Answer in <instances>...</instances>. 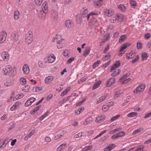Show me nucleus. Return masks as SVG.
Listing matches in <instances>:
<instances>
[{
  "mask_svg": "<svg viewBox=\"0 0 151 151\" xmlns=\"http://www.w3.org/2000/svg\"><path fill=\"white\" fill-rule=\"evenodd\" d=\"M97 14H92V17H91L89 21L88 25L90 28L91 29H96L99 26V24L98 23L97 20L95 16Z\"/></svg>",
  "mask_w": 151,
  "mask_h": 151,
  "instance_id": "f257e3e1",
  "label": "nucleus"
},
{
  "mask_svg": "<svg viewBox=\"0 0 151 151\" xmlns=\"http://www.w3.org/2000/svg\"><path fill=\"white\" fill-rule=\"evenodd\" d=\"M81 15L80 16L81 18H86L87 20H88L90 19L91 17H92V14H97V13L94 12H91L90 13L88 14V11L86 9H85L84 8H83V9L81 11Z\"/></svg>",
  "mask_w": 151,
  "mask_h": 151,
  "instance_id": "f03ea898",
  "label": "nucleus"
},
{
  "mask_svg": "<svg viewBox=\"0 0 151 151\" xmlns=\"http://www.w3.org/2000/svg\"><path fill=\"white\" fill-rule=\"evenodd\" d=\"M145 88V84L142 83L138 86L134 90V93L136 94H141L144 91Z\"/></svg>",
  "mask_w": 151,
  "mask_h": 151,
  "instance_id": "7ed1b4c3",
  "label": "nucleus"
},
{
  "mask_svg": "<svg viewBox=\"0 0 151 151\" xmlns=\"http://www.w3.org/2000/svg\"><path fill=\"white\" fill-rule=\"evenodd\" d=\"M13 70L11 65H6L4 68L2 69V72L5 75H9Z\"/></svg>",
  "mask_w": 151,
  "mask_h": 151,
  "instance_id": "20e7f679",
  "label": "nucleus"
},
{
  "mask_svg": "<svg viewBox=\"0 0 151 151\" xmlns=\"http://www.w3.org/2000/svg\"><path fill=\"white\" fill-rule=\"evenodd\" d=\"M1 55L2 58L4 61H8L9 59L10 55L6 51H4L1 52Z\"/></svg>",
  "mask_w": 151,
  "mask_h": 151,
  "instance_id": "39448f33",
  "label": "nucleus"
},
{
  "mask_svg": "<svg viewBox=\"0 0 151 151\" xmlns=\"http://www.w3.org/2000/svg\"><path fill=\"white\" fill-rule=\"evenodd\" d=\"M128 76L129 75L127 74H125L119 80V82L122 83H127L131 80L130 78H127Z\"/></svg>",
  "mask_w": 151,
  "mask_h": 151,
  "instance_id": "423d86ee",
  "label": "nucleus"
},
{
  "mask_svg": "<svg viewBox=\"0 0 151 151\" xmlns=\"http://www.w3.org/2000/svg\"><path fill=\"white\" fill-rule=\"evenodd\" d=\"M104 12L106 16L110 17L114 15V11L111 9H106L104 10Z\"/></svg>",
  "mask_w": 151,
  "mask_h": 151,
  "instance_id": "0eeeda50",
  "label": "nucleus"
},
{
  "mask_svg": "<svg viewBox=\"0 0 151 151\" xmlns=\"http://www.w3.org/2000/svg\"><path fill=\"white\" fill-rule=\"evenodd\" d=\"M62 40L61 36L58 35L54 37L52 40L53 42H56L57 44H60L62 42Z\"/></svg>",
  "mask_w": 151,
  "mask_h": 151,
  "instance_id": "6e6552de",
  "label": "nucleus"
},
{
  "mask_svg": "<svg viewBox=\"0 0 151 151\" xmlns=\"http://www.w3.org/2000/svg\"><path fill=\"white\" fill-rule=\"evenodd\" d=\"M47 13L40 9L37 12L38 17L42 20H44L45 19L46 14Z\"/></svg>",
  "mask_w": 151,
  "mask_h": 151,
  "instance_id": "1a4fd4ad",
  "label": "nucleus"
},
{
  "mask_svg": "<svg viewBox=\"0 0 151 151\" xmlns=\"http://www.w3.org/2000/svg\"><path fill=\"white\" fill-rule=\"evenodd\" d=\"M6 33L5 32H2L0 33V44L3 43L6 40Z\"/></svg>",
  "mask_w": 151,
  "mask_h": 151,
  "instance_id": "9d476101",
  "label": "nucleus"
},
{
  "mask_svg": "<svg viewBox=\"0 0 151 151\" xmlns=\"http://www.w3.org/2000/svg\"><path fill=\"white\" fill-rule=\"evenodd\" d=\"M54 77L53 76H49L46 77L45 79V83L46 84H50L54 79Z\"/></svg>",
  "mask_w": 151,
  "mask_h": 151,
  "instance_id": "9b49d317",
  "label": "nucleus"
},
{
  "mask_svg": "<svg viewBox=\"0 0 151 151\" xmlns=\"http://www.w3.org/2000/svg\"><path fill=\"white\" fill-rule=\"evenodd\" d=\"M107 95L106 94L101 96L99 98L97 99L96 101V104H98L99 103L101 102L104 101L107 98Z\"/></svg>",
  "mask_w": 151,
  "mask_h": 151,
  "instance_id": "f8f14e48",
  "label": "nucleus"
},
{
  "mask_svg": "<svg viewBox=\"0 0 151 151\" xmlns=\"http://www.w3.org/2000/svg\"><path fill=\"white\" fill-rule=\"evenodd\" d=\"M22 71L23 73L25 75L28 74L30 72L29 66L27 64H24L22 67Z\"/></svg>",
  "mask_w": 151,
  "mask_h": 151,
  "instance_id": "ddd939ff",
  "label": "nucleus"
},
{
  "mask_svg": "<svg viewBox=\"0 0 151 151\" xmlns=\"http://www.w3.org/2000/svg\"><path fill=\"white\" fill-rule=\"evenodd\" d=\"M125 134L124 132L121 131L116 134L114 135L111 137V138L112 139L117 138L118 137H121Z\"/></svg>",
  "mask_w": 151,
  "mask_h": 151,
  "instance_id": "4468645a",
  "label": "nucleus"
},
{
  "mask_svg": "<svg viewBox=\"0 0 151 151\" xmlns=\"http://www.w3.org/2000/svg\"><path fill=\"white\" fill-rule=\"evenodd\" d=\"M115 82V79L114 78H110L107 81L106 86L107 87H110L114 84Z\"/></svg>",
  "mask_w": 151,
  "mask_h": 151,
  "instance_id": "2eb2a0df",
  "label": "nucleus"
},
{
  "mask_svg": "<svg viewBox=\"0 0 151 151\" xmlns=\"http://www.w3.org/2000/svg\"><path fill=\"white\" fill-rule=\"evenodd\" d=\"M120 65V61L119 60H117L111 68V72H112L114 71L116 68H118Z\"/></svg>",
  "mask_w": 151,
  "mask_h": 151,
  "instance_id": "dca6fc26",
  "label": "nucleus"
},
{
  "mask_svg": "<svg viewBox=\"0 0 151 151\" xmlns=\"http://www.w3.org/2000/svg\"><path fill=\"white\" fill-rule=\"evenodd\" d=\"M20 102H16L10 108V110L12 111L16 110L21 104Z\"/></svg>",
  "mask_w": 151,
  "mask_h": 151,
  "instance_id": "f3484780",
  "label": "nucleus"
},
{
  "mask_svg": "<svg viewBox=\"0 0 151 151\" xmlns=\"http://www.w3.org/2000/svg\"><path fill=\"white\" fill-rule=\"evenodd\" d=\"M65 25L67 28H70L74 26L73 23L70 20L65 21Z\"/></svg>",
  "mask_w": 151,
  "mask_h": 151,
  "instance_id": "a211bd4d",
  "label": "nucleus"
},
{
  "mask_svg": "<svg viewBox=\"0 0 151 151\" xmlns=\"http://www.w3.org/2000/svg\"><path fill=\"white\" fill-rule=\"evenodd\" d=\"M55 57L53 54L51 55L50 56L47 57L48 62L49 63H53L55 61Z\"/></svg>",
  "mask_w": 151,
  "mask_h": 151,
  "instance_id": "6ab92c4d",
  "label": "nucleus"
},
{
  "mask_svg": "<svg viewBox=\"0 0 151 151\" xmlns=\"http://www.w3.org/2000/svg\"><path fill=\"white\" fill-rule=\"evenodd\" d=\"M102 2L103 0H95L94 2V6L96 7H99L101 6Z\"/></svg>",
  "mask_w": 151,
  "mask_h": 151,
  "instance_id": "aec40b11",
  "label": "nucleus"
},
{
  "mask_svg": "<svg viewBox=\"0 0 151 151\" xmlns=\"http://www.w3.org/2000/svg\"><path fill=\"white\" fill-rule=\"evenodd\" d=\"M105 118V116L104 115H101L99 116L96 118V121L97 122L99 123L104 120Z\"/></svg>",
  "mask_w": 151,
  "mask_h": 151,
  "instance_id": "412c9836",
  "label": "nucleus"
},
{
  "mask_svg": "<svg viewBox=\"0 0 151 151\" xmlns=\"http://www.w3.org/2000/svg\"><path fill=\"white\" fill-rule=\"evenodd\" d=\"M136 55V53L134 52H131L127 54L126 58L130 59L134 58Z\"/></svg>",
  "mask_w": 151,
  "mask_h": 151,
  "instance_id": "4be33fe9",
  "label": "nucleus"
},
{
  "mask_svg": "<svg viewBox=\"0 0 151 151\" xmlns=\"http://www.w3.org/2000/svg\"><path fill=\"white\" fill-rule=\"evenodd\" d=\"M116 145L115 144H111L107 146L104 149V151H110L114 149Z\"/></svg>",
  "mask_w": 151,
  "mask_h": 151,
  "instance_id": "5701e85b",
  "label": "nucleus"
},
{
  "mask_svg": "<svg viewBox=\"0 0 151 151\" xmlns=\"http://www.w3.org/2000/svg\"><path fill=\"white\" fill-rule=\"evenodd\" d=\"M93 121L92 117L90 116L87 118L83 123L84 125H86L92 122Z\"/></svg>",
  "mask_w": 151,
  "mask_h": 151,
  "instance_id": "b1692460",
  "label": "nucleus"
},
{
  "mask_svg": "<svg viewBox=\"0 0 151 151\" xmlns=\"http://www.w3.org/2000/svg\"><path fill=\"white\" fill-rule=\"evenodd\" d=\"M12 39L14 42H17L18 39V36L17 33H12Z\"/></svg>",
  "mask_w": 151,
  "mask_h": 151,
  "instance_id": "393cba45",
  "label": "nucleus"
},
{
  "mask_svg": "<svg viewBox=\"0 0 151 151\" xmlns=\"http://www.w3.org/2000/svg\"><path fill=\"white\" fill-rule=\"evenodd\" d=\"M41 10L43 11L47 12L48 9V6L47 3L46 2H45L42 5V7Z\"/></svg>",
  "mask_w": 151,
  "mask_h": 151,
  "instance_id": "a878e982",
  "label": "nucleus"
},
{
  "mask_svg": "<svg viewBox=\"0 0 151 151\" xmlns=\"http://www.w3.org/2000/svg\"><path fill=\"white\" fill-rule=\"evenodd\" d=\"M51 16L54 18L56 19L58 17V14L56 11L54 9L51 10Z\"/></svg>",
  "mask_w": 151,
  "mask_h": 151,
  "instance_id": "bb28decb",
  "label": "nucleus"
},
{
  "mask_svg": "<svg viewBox=\"0 0 151 151\" xmlns=\"http://www.w3.org/2000/svg\"><path fill=\"white\" fill-rule=\"evenodd\" d=\"M144 130L142 127H140L137 129H135L134 131L132 133V135H134L135 134L138 133L142 131H143Z\"/></svg>",
  "mask_w": 151,
  "mask_h": 151,
  "instance_id": "cd10ccee",
  "label": "nucleus"
},
{
  "mask_svg": "<svg viewBox=\"0 0 151 151\" xmlns=\"http://www.w3.org/2000/svg\"><path fill=\"white\" fill-rule=\"evenodd\" d=\"M118 9L122 12H124L126 11V8L125 6L122 4H120L118 6Z\"/></svg>",
  "mask_w": 151,
  "mask_h": 151,
  "instance_id": "c85d7f7f",
  "label": "nucleus"
},
{
  "mask_svg": "<svg viewBox=\"0 0 151 151\" xmlns=\"http://www.w3.org/2000/svg\"><path fill=\"white\" fill-rule=\"evenodd\" d=\"M33 40V38L30 37H25V42L27 44H29L32 42Z\"/></svg>",
  "mask_w": 151,
  "mask_h": 151,
  "instance_id": "c756f323",
  "label": "nucleus"
},
{
  "mask_svg": "<svg viewBox=\"0 0 151 151\" xmlns=\"http://www.w3.org/2000/svg\"><path fill=\"white\" fill-rule=\"evenodd\" d=\"M24 96V95L22 93L18 94L16 95L15 97L14 98V101L19 99L22 98Z\"/></svg>",
  "mask_w": 151,
  "mask_h": 151,
  "instance_id": "7c9ffc66",
  "label": "nucleus"
},
{
  "mask_svg": "<svg viewBox=\"0 0 151 151\" xmlns=\"http://www.w3.org/2000/svg\"><path fill=\"white\" fill-rule=\"evenodd\" d=\"M42 90V87H34L33 88V92H39Z\"/></svg>",
  "mask_w": 151,
  "mask_h": 151,
  "instance_id": "2f4dec72",
  "label": "nucleus"
},
{
  "mask_svg": "<svg viewBox=\"0 0 151 151\" xmlns=\"http://www.w3.org/2000/svg\"><path fill=\"white\" fill-rule=\"evenodd\" d=\"M20 15L19 12L18 11H15L14 12V18L16 20L18 19Z\"/></svg>",
  "mask_w": 151,
  "mask_h": 151,
  "instance_id": "473e14b6",
  "label": "nucleus"
},
{
  "mask_svg": "<svg viewBox=\"0 0 151 151\" xmlns=\"http://www.w3.org/2000/svg\"><path fill=\"white\" fill-rule=\"evenodd\" d=\"M67 143L66 142H64L56 150L57 151H60L62 150L66 145Z\"/></svg>",
  "mask_w": 151,
  "mask_h": 151,
  "instance_id": "72a5a7b5",
  "label": "nucleus"
},
{
  "mask_svg": "<svg viewBox=\"0 0 151 151\" xmlns=\"http://www.w3.org/2000/svg\"><path fill=\"white\" fill-rule=\"evenodd\" d=\"M38 65L41 68H43L46 67V65L44 64L43 61L42 60H40L38 63Z\"/></svg>",
  "mask_w": 151,
  "mask_h": 151,
  "instance_id": "f704fd0d",
  "label": "nucleus"
},
{
  "mask_svg": "<svg viewBox=\"0 0 151 151\" xmlns=\"http://www.w3.org/2000/svg\"><path fill=\"white\" fill-rule=\"evenodd\" d=\"M101 83V81H98L97 82L95 83L93 86L92 88L93 90L95 89L96 88H98L100 86Z\"/></svg>",
  "mask_w": 151,
  "mask_h": 151,
  "instance_id": "c9c22d12",
  "label": "nucleus"
},
{
  "mask_svg": "<svg viewBox=\"0 0 151 151\" xmlns=\"http://www.w3.org/2000/svg\"><path fill=\"white\" fill-rule=\"evenodd\" d=\"M84 109V108L83 107L81 108H79L78 109L76 110L75 111V114L76 115H78L80 114L81 112H83Z\"/></svg>",
  "mask_w": 151,
  "mask_h": 151,
  "instance_id": "e433bc0d",
  "label": "nucleus"
},
{
  "mask_svg": "<svg viewBox=\"0 0 151 151\" xmlns=\"http://www.w3.org/2000/svg\"><path fill=\"white\" fill-rule=\"evenodd\" d=\"M137 115V112H132L128 114L127 116L128 117L131 118L136 116Z\"/></svg>",
  "mask_w": 151,
  "mask_h": 151,
  "instance_id": "4c0bfd02",
  "label": "nucleus"
},
{
  "mask_svg": "<svg viewBox=\"0 0 151 151\" xmlns=\"http://www.w3.org/2000/svg\"><path fill=\"white\" fill-rule=\"evenodd\" d=\"M29 88L30 86L29 85L25 86L22 88V90L24 92H28L29 91Z\"/></svg>",
  "mask_w": 151,
  "mask_h": 151,
  "instance_id": "58836bf2",
  "label": "nucleus"
},
{
  "mask_svg": "<svg viewBox=\"0 0 151 151\" xmlns=\"http://www.w3.org/2000/svg\"><path fill=\"white\" fill-rule=\"evenodd\" d=\"M115 19H113V18H111L110 20V22L112 23H114L116 20H119V18L120 16L118 15H115Z\"/></svg>",
  "mask_w": 151,
  "mask_h": 151,
  "instance_id": "ea45409f",
  "label": "nucleus"
},
{
  "mask_svg": "<svg viewBox=\"0 0 151 151\" xmlns=\"http://www.w3.org/2000/svg\"><path fill=\"white\" fill-rule=\"evenodd\" d=\"M90 51V48L89 47H87L83 53L84 56H86L89 53Z\"/></svg>",
  "mask_w": 151,
  "mask_h": 151,
  "instance_id": "a19ab883",
  "label": "nucleus"
},
{
  "mask_svg": "<svg viewBox=\"0 0 151 151\" xmlns=\"http://www.w3.org/2000/svg\"><path fill=\"white\" fill-rule=\"evenodd\" d=\"M120 72L121 70H116L111 73V76H115L116 75H119Z\"/></svg>",
  "mask_w": 151,
  "mask_h": 151,
  "instance_id": "79ce46f5",
  "label": "nucleus"
},
{
  "mask_svg": "<svg viewBox=\"0 0 151 151\" xmlns=\"http://www.w3.org/2000/svg\"><path fill=\"white\" fill-rule=\"evenodd\" d=\"M136 150V151H145L144 146L142 145L138 146Z\"/></svg>",
  "mask_w": 151,
  "mask_h": 151,
  "instance_id": "37998d69",
  "label": "nucleus"
},
{
  "mask_svg": "<svg viewBox=\"0 0 151 151\" xmlns=\"http://www.w3.org/2000/svg\"><path fill=\"white\" fill-rule=\"evenodd\" d=\"M127 47V44L126 43L123 44L121 47V48L120 50V52H122L123 51H125L124 50L126 49Z\"/></svg>",
  "mask_w": 151,
  "mask_h": 151,
  "instance_id": "c03bdc74",
  "label": "nucleus"
},
{
  "mask_svg": "<svg viewBox=\"0 0 151 151\" xmlns=\"http://www.w3.org/2000/svg\"><path fill=\"white\" fill-rule=\"evenodd\" d=\"M127 37L125 35H122L119 40V43H121L124 41L126 39Z\"/></svg>",
  "mask_w": 151,
  "mask_h": 151,
  "instance_id": "a18cd8bd",
  "label": "nucleus"
},
{
  "mask_svg": "<svg viewBox=\"0 0 151 151\" xmlns=\"http://www.w3.org/2000/svg\"><path fill=\"white\" fill-rule=\"evenodd\" d=\"M101 62L100 60H98L95 62L93 65V68H96L98 66L99 64Z\"/></svg>",
  "mask_w": 151,
  "mask_h": 151,
  "instance_id": "49530a36",
  "label": "nucleus"
},
{
  "mask_svg": "<svg viewBox=\"0 0 151 151\" xmlns=\"http://www.w3.org/2000/svg\"><path fill=\"white\" fill-rule=\"evenodd\" d=\"M104 37L103 38V40H104V42H106L107 41L109 38L110 35L109 34H106L105 35H104Z\"/></svg>",
  "mask_w": 151,
  "mask_h": 151,
  "instance_id": "de8ad7c7",
  "label": "nucleus"
},
{
  "mask_svg": "<svg viewBox=\"0 0 151 151\" xmlns=\"http://www.w3.org/2000/svg\"><path fill=\"white\" fill-rule=\"evenodd\" d=\"M92 146L91 145L86 146L81 151H88L91 149Z\"/></svg>",
  "mask_w": 151,
  "mask_h": 151,
  "instance_id": "09e8293b",
  "label": "nucleus"
},
{
  "mask_svg": "<svg viewBox=\"0 0 151 151\" xmlns=\"http://www.w3.org/2000/svg\"><path fill=\"white\" fill-rule=\"evenodd\" d=\"M83 132H81L78 134L75 135L74 136V138H78L82 136H83Z\"/></svg>",
  "mask_w": 151,
  "mask_h": 151,
  "instance_id": "8fccbe9b",
  "label": "nucleus"
},
{
  "mask_svg": "<svg viewBox=\"0 0 151 151\" xmlns=\"http://www.w3.org/2000/svg\"><path fill=\"white\" fill-rule=\"evenodd\" d=\"M20 83L21 84L25 85L26 83V80L24 78H21L20 80Z\"/></svg>",
  "mask_w": 151,
  "mask_h": 151,
  "instance_id": "3c124183",
  "label": "nucleus"
},
{
  "mask_svg": "<svg viewBox=\"0 0 151 151\" xmlns=\"http://www.w3.org/2000/svg\"><path fill=\"white\" fill-rule=\"evenodd\" d=\"M102 109L104 111L106 112L109 110V107L107 105H104L103 106Z\"/></svg>",
  "mask_w": 151,
  "mask_h": 151,
  "instance_id": "603ef678",
  "label": "nucleus"
},
{
  "mask_svg": "<svg viewBox=\"0 0 151 151\" xmlns=\"http://www.w3.org/2000/svg\"><path fill=\"white\" fill-rule=\"evenodd\" d=\"M148 57L147 54V53L144 52L142 54V58L143 60H146Z\"/></svg>",
  "mask_w": 151,
  "mask_h": 151,
  "instance_id": "864d4df0",
  "label": "nucleus"
},
{
  "mask_svg": "<svg viewBox=\"0 0 151 151\" xmlns=\"http://www.w3.org/2000/svg\"><path fill=\"white\" fill-rule=\"evenodd\" d=\"M87 79V78L85 77L82 78L81 79L78 80V84L81 83L85 81Z\"/></svg>",
  "mask_w": 151,
  "mask_h": 151,
  "instance_id": "5fc2aeb1",
  "label": "nucleus"
},
{
  "mask_svg": "<svg viewBox=\"0 0 151 151\" xmlns=\"http://www.w3.org/2000/svg\"><path fill=\"white\" fill-rule=\"evenodd\" d=\"M82 18L80 16H79V17H76L77 23L78 24H80L82 21Z\"/></svg>",
  "mask_w": 151,
  "mask_h": 151,
  "instance_id": "6e6d98bb",
  "label": "nucleus"
},
{
  "mask_svg": "<svg viewBox=\"0 0 151 151\" xmlns=\"http://www.w3.org/2000/svg\"><path fill=\"white\" fill-rule=\"evenodd\" d=\"M110 57L111 56L109 54H108L105 55V56L104 57H103L102 59L104 61H105L109 59Z\"/></svg>",
  "mask_w": 151,
  "mask_h": 151,
  "instance_id": "4d7b16f0",
  "label": "nucleus"
},
{
  "mask_svg": "<svg viewBox=\"0 0 151 151\" xmlns=\"http://www.w3.org/2000/svg\"><path fill=\"white\" fill-rule=\"evenodd\" d=\"M40 106V105H39L38 106H37L35 108H34L31 111V113L32 114V113L33 112H35L37 111L38 109H39Z\"/></svg>",
  "mask_w": 151,
  "mask_h": 151,
  "instance_id": "13d9d810",
  "label": "nucleus"
},
{
  "mask_svg": "<svg viewBox=\"0 0 151 151\" xmlns=\"http://www.w3.org/2000/svg\"><path fill=\"white\" fill-rule=\"evenodd\" d=\"M26 37H30L33 38L32 32L31 31H29L28 33L26 35Z\"/></svg>",
  "mask_w": 151,
  "mask_h": 151,
  "instance_id": "bf43d9fd",
  "label": "nucleus"
},
{
  "mask_svg": "<svg viewBox=\"0 0 151 151\" xmlns=\"http://www.w3.org/2000/svg\"><path fill=\"white\" fill-rule=\"evenodd\" d=\"M106 130H104L101 132L100 133H99L98 135H97L94 139H95L97 138H98L99 137L101 136L103 134L105 133L106 132Z\"/></svg>",
  "mask_w": 151,
  "mask_h": 151,
  "instance_id": "052dcab7",
  "label": "nucleus"
},
{
  "mask_svg": "<svg viewBox=\"0 0 151 151\" xmlns=\"http://www.w3.org/2000/svg\"><path fill=\"white\" fill-rule=\"evenodd\" d=\"M137 47L138 49L140 50L142 47V44L140 42H138L137 43Z\"/></svg>",
  "mask_w": 151,
  "mask_h": 151,
  "instance_id": "680f3d73",
  "label": "nucleus"
},
{
  "mask_svg": "<svg viewBox=\"0 0 151 151\" xmlns=\"http://www.w3.org/2000/svg\"><path fill=\"white\" fill-rule=\"evenodd\" d=\"M120 116V115H118L113 117L111 119V122L114 121L116 120Z\"/></svg>",
  "mask_w": 151,
  "mask_h": 151,
  "instance_id": "e2e57ef3",
  "label": "nucleus"
},
{
  "mask_svg": "<svg viewBox=\"0 0 151 151\" xmlns=\"http://www.w3.org/2000/svg\"><path fill=\"white\" fill-rule=\"evenodd\" d=\"M67 101V99H64L60 101L58 103L61 106L65 102Z\"/></svg>",
  "mask_w": 151,
  "mask_h": 151,
  "instance_id": "0e129e2a",
  "label": "nucleus"
},
{
  "mask_svg": "<svg viewBox=\"0 0 151 151\" xmlns=\"http://www.w3.org/2000/svg\"><path fill=\"white\" fill-rule=\"evenodd\" d=\"M131 5L133 8L134 7L137 5V3L134 1H132L130 2Z\"/></svg>",
  "mask_w": 151,
  "mask_h": 151,
  "instance_id": "69168bd1",
  "label": "nucleus"
},
{
  "mask_svg": "<svg viewBox=\"0 0 151 151\" xmlns=\"http://www.w3.org/2000/svg\"><path fill=\"white\" fill-rule=\"evenodd\" d=\"M32 103L31 101H30L28 99L26 103L25 104V106L27 107L30 105Z\"/></svg>",
  "mask_w": 151,
  "mask_h": 151,
  "instance_id": "338daca9",
  "label": "nucleus"
},
{
  "mask_svg": "<svg viewBox=\"0 0 151 151\" xmlns=\"http://www.w3.org/2000/svg\"><path fill=\"white\" fill-rule=\"evenodd\" d=\"M63 134H58L56 135L55 137V140L60 139L63 136Z\"/></svg>",
  "mask_w": 151,
  "mask_h": 151,
  "instance_id": "774afa93",
  "label": "nucleus"
}]
</instances>
